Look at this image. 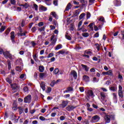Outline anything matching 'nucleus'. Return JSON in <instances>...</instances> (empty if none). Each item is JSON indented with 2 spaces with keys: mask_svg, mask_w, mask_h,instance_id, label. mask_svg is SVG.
<instances>
[{
  "mask_svg": "<svg viewBox=\"0 0 124 124\" xmlns=\"http://www.w3.org/2000/svg\"><path fill=\"white\" fill-rule=\"evenodd\" d=\"M71 8V3H69L66 7L65 10L66 11H68V10Z\"/></svg>",
  "mask_w": 124,
  "mask_h": 124,
  "instance_id": "27",
  "label": "nucleus"
},
{
  "mask_svg": "<svg viewBox=\"0 0 124 124\" xmlns=\"http://www.w3.org/2000/svg\"><path fill=\"white\" fill-rule=\"evenodd\" d=\"M40 87H41V89H42L43 91H45V90H46L45 82H42L40 84Z\"/></svg>",
  "mask_w": 124,
  "mask_h": 124,
  "instance_id": "18",
  "label": "nucleus"
},
{
  "mask_svg": "<svg viewBox=\"0 0 124 124\" xmlns=\"http://www.w3.org/2000/svg\"><path fill=\"white\" fill-rule=\"evenodd\" d=\"M104 119L106 121V122L107 123V124H109V123L111 122L110 115H108L106 113H105Z\"/></svg>",
  "mask_w": 124,
  "mask_h": 124,
  "instance_id": "7",
  "label": "nucleus"
},
{
  "mask_svg": "<svg viewBox=\"0 0 124 124\" xmlns=\"http://www.w3.org/2000/svg\"><path fill=\"white\" fill-rule=\"evenodd\" d=\"M83 24V20H81L80 21H79V22L78 23V28H80V27H81V26H82V24Z\"/></svg>",
  "mask_w": 124,
  "mask_h": 124,
  "instance_id": "54",
  "label": "nucleus"
},
{
  "mask_svg": "<svg viewBox=\"0 0 124 124\" xmlns=\"http://www.w3.org/2000/svg\"><path fill=\"white\" fill-rule=\"evenodd\" d=\"M60 71V70H59L58 68H56L55 69V70L53 71V73L55 75L58 74V73H59V72Z\"/></svg>",
  "mask_w": 124,
  "mask_h": 124,
  "instance_id": "35",
  "label": "nucleus"
},
{
  "mask_svg": "<svg viewBox=\"0 0 124 124\" xmlns=\"http://www.w3.org/2000/svg\"><path fill=\"white\" fill-rule=\"evenodd\" d=\"M52 92V88L51 87H48L47 88V90L46 91L47 93H50Z\"/></svg>",
  "mask_w": 124,
  "mask_h": 124,
  "instance_id": "41",
  "label": "nucleus"
},
{
  "mask_svg": "<svg viewBox=\"0 0 124 124\" xmlns=\"http://www.w3.org/2000/svg\"><path fill=\"white\" fill-rule=\"evenodd\" d=\"M39 119L41 121H45V118H44L43 116H40Z\"/></svg>",
  "mask_w": 124,
  "mask_h": 124,
  "instance_id": "61",
  "label": "nucleus"
},
{
  "mask_svg": "<svg viewBox=\"0 0 124 124\" xmlns=\"http://www.w3.org/2000/svg\"><path fill=\"white\" fill-rule=\"evenodd\" d=\"M3 54L5 58L6 59H10V60H13L14 58L12 55L8 51L3 52V49L0 48V54Z\"/></svg>",
  "mask_w": 124,
  "mask_h": 124,
  "instance_id": "2",
  "label": "nucleus"
},
{
  "mask_svg": "<svg viewBox=\"0 0 124 124\" xmlns=\"http://www.w3.org/2000/svg\"><path fill=\"white\" fill-rule=\"evenodd\" d=\"M90 35L89 34V33L88 32H85V33H83L82 34V36H84V37H88V36H89Z\"/></svg>",
  "mask_w": 124,
  "mask_h": 124,
  "instance_id": "39",
  "label": "nucleus"
},
{
  "mask_svg": "<svg viewBox=\"0 0 124 124\" xmlns=\"http://www.w3.org/2000/svg\"><path fill=\"white\" fill-rule=\"evenodd\" d=\"M51 0H42V1L46 2L47 5H51V3H50Z\"/></svg>",
  "mask_w": 124,
  "mask_h": 124,
  "instance_id": "28",
  "label": "nucleus"
},
{
  "mask_svg": "<svg viewBox=\"0 0 124 124\" xmlns=\"http://www.w3.org/2000/svg\"><path fill=\"white\" fill-rule=\"evenodd\" d=\"M23 91L24 93H29V88H28V87H24L23 88Z\"/></svg>",
  "mask_w": 124,
  "mask_h": 124,
  "instance_id": "31",
  "label": "nucleus"
},
{
  "mask_svg": "<svg viewBox=\"0 0 124 124\" xmlns=\"http://www.w3.org/2000/svg\"><path fill=\"white\" fill-rule=\"evenodd\" d=\"M98 21H101V22H103V23H105V20L104 19V17L103 16L100 17V18L98 19Z\"/></svg>",
  "mask_w": 124,
  "mask_h": 124,
  "instance_id": "37",
  "label": "nucleus"
},
{
  "mask_svg": "<svg viewBox=\"0 0 124 124\" xmlns=\"http://www.w3.org/2000/svg\"><path fill=\"white\" fill-rule=\"evenodd\" d=\"M33 9H34L35 11H38V5H37L36 4H33L32 6Z\"/></svg>",
  "mask_w": 124,
  "mask_h": 124,
  "instance_id": "24",
  "label": "nucleus"
},
{
  "mask_svg": "<svg viewBox=\"0 0 124 124\" xmlns=\"http://www.w3.org/2000/svg\"><path fill=\"white\" fill-rule=\"evenodd\" d=\"M11 87L12 88V91L13 92L14 91V93H15L16 92H17V91L19 90V86L16 83L12 84Z\"/></svg>",
  "mask_w": 124,
  "mask_h": 124,
  "instance_id": "6",
  "label": "nucleus"
},
{
  "mask_svg": "<svg viewBox=\"0 0 124 124\" xmlns=\"http://www.w3.org/2000/svg\"><path fill=\"white\" fill-rule=\"evenodd\" d=\"M84 54L85 55H89V56H92L93 52H92V50L91 49H89L87 50H85L84 52Z\"/></svg>",
  "mask_w": 124,
  "mask_h": 124,
  "instance_id": "15",
  "label": "nucleus"
},
{
  "mask_svg": "<svg viewBox=\"0 0 124 124\" xmlns=\"http://www.w3.org/2000/svg\"><path fill=\"white\" fill-rule=\"evenodd\" d=\"M113 101L114 103H117L118 102V98L117 97V93H113Z\"/></svg>",
  "mask_w": 124,
  "mask_h": 124,
  "instance_id": "11",
  "label": "nucleus"
},
{
  "mask_svg": "<svg viewBox=\"0 0 124 124\" xmlns=\"http://www.w3.org/2000/svg\"><path fill=\"white\" fill-rule=\"evenodd\" d=\"M67 90L69 92H73V88L71 87H68Z\"/></svg>",
  "mask_w": 124,
  "mask_h": 124,
  "instance_id": "51",
  "label": "nucleus"
},
{
  "mask_svg": "<svg viewBox=\"0 0 124 124\" xmlns=\"http://www.w3.org/2000/svg\"><path fill=\"white\" fill-rule=\"evenodd\" d=\"M65 53V52L63 50H60L58 54H61V55H63V54H64Z\"/></svg>",
  "mask_w": 124,
  "mask_h": 124,
  "instance_id": "56",
  "label": "nucleus"
},
{
  "mask_svg": "<svg viewBox=\"0 0 124 124\" xmlns=\"http://www.w3.org/2000/svg\"><path fill=\"white\" fill-rule=\"evenodd\" d=\"M83 80L85 82H89V81H90V77L88 76H84L83 77Z\"/></svg>",
  "mask_w": 124,
  "mask_h": 124,
  "instance_id": "20",
  "label": "nucleus"
},
{
  "mask_svg": "<svg viewBox=\"0 0 124 124\" xmlns=\"http://www.w3.org/2000/svg\"><path fill=\"white\" fill-rule=\"evenodd\" d=\"M62 45L59 44L56 46L55 50H60V49H62Z\"/></svg>",
  "mask_w": 124,
  "mask_h": 124,
  "instance_id": "30",
  "label": "nucleus"
},
{
  "mask_svg": "<svg viewBox=\"0 0 124 124\" xmlns=\"http://www.w3.org/2000/svg\"><path fill=\"white\" fill-rule=\"evenodd\" d=\"M109 90L110 91H112V92H116V87H111L109 88Z\"/></svg>",
  "mask_w": 124,
  "mask_h": 124,
  "instance_id": "45",
  "label": "nucleus"
},
{
  "mask_svg": "<svg viewBox=\"0 0 124 124\" xmlns=\"http://www.w3.org/2000/svg\"><path fill=\"white\" fill-rule=\"evenodd\" d=\"M73 109H75V107H74L73 106H68L66 108V110L67 111H72Z\"/></svg>",
  "mask_w": 124,
  "mask_h": 124,
  "instance_id": "19",
  "label": "nucleus"
},
{
  "mask_svg": "<svg viewBox=\"0 0 124 124\" xmlns=\"http://www.w3.org/2000/svg\"><path fill=\"white\" fill-rule=\"evenodd\" d=\"M109 117L111 120H115V116H114V115H109Z\"/></svg>",
  "mask_w": 124,
  "mask_h": 124,
  "instance_id": "59",
  "label": "nucleus"
},
{
  "mask_svg": "<svg viewBox=\"0 0 124 124\" xmlns=\"http://www.w3.org/2000/svg\"><path fill=\"white\" fill-rule=\"evenodd\" d=\"M20 6H22L23 7H24V8H25V9H27L28 8H29V7H30V4H28V3H25L24 4H21L20 5Z\"/></svg>",
  "mask_w": 124,
  "mask_h": 124,
  "instance_id": "17",
  "label": "nucleus"
},
{
  "mask_svg": "<svg viewBox=\"0 0 124 124\" xmlns=\"http://www.w3.org/2000/svg\"><path fill=\"white\" fill-rule=\"evenodd\" d=\"M103 75H110V76H113V72L112 70H109L106 72H103Z\"/></svg>",
  "mask_w": 124,
  "mask_h": 124,
  "instance_id": "10",
  "label": "nucleus"
},
{
  "mask_svg": "<svg viewBox=\"0 0 124 124\" xmlns=\"http://www.w3.org/2000/svg\"><path fill=\"white\" fill-rule=\"evenodd\" d=\"M87 95L88 96V97H90V96L94 97V94H93V92L92 90H88L87 91Z\"/></svg>",
  "mask_w": 124,
  "mask_h": 124,
  "instance_id": "8",
  "label": "nucleus"
},
{
  "mask_svg": "<svg viewBox=\"0 0 124 124\" xmlns=\"http://www.w3.org/2000/svg\"><path fill=\"white\" fill-rule=\"evenodd\" d=\"M96 47V49L98 51H99L100 49V46H99V44H95Z\"/></svg>",
  "mask_w": 124,
  "mask_h": 124,
  "instance_id": "47",
  "label": "nucleus"
},
{
  "mask_svg": "<svg viewBox=\"0 0 124 124\" xmlns=\"http://www.w3.org/2000/svg\"><path fill=\"white\" fill-rule=\"evenodd\" d=\"M100 120V117L98 115H95L92 118L91 122L92 123H97L99 122Z\"/></svg>",
  "mask_w": 124,
  "mask_h": 124,
  "instance_id": "3",
  "label": "nucleus"
},
{
  "mask_svg": "<svg viewBox=\"0 0 124 124\" xmlns=\"http://www.w3.org/2000/svg\"><path fill=\"white\" fill-rule=\"evenodd\" d=\"M47 76H48V74L46 72L40 73L39 77L40 78H41V79H43V78H46Z\"/></svg>",
  "mask_w": 124,
  "mask_h": 124,
  "instance_id": "9",
  "label": "nucleus"
},
{
  "mask_svg": "<svg viewBox=\"0 0 124 124\" xmlns=\"http://www.w3.org/2000/svg\"><path fill=\"white\" fill-rule=\"evenodd\" d=\"M31 31L32 32H35V31H36V27L35 26L33 27L31 29Z\"/></svg>",
  "mask_w": 124,
  "mask_h": 124,
  "instance_id": "42",
  "label": "nucleus"
},
{
  "mask_svg": "<svg viewBox=\"0 0 124 124\" xmlns=\"http://www.w3.org/2000/svg\"><path fill=\"white\" fill-rule=\"evenodd\" d=\"M57 82L55 81V80H53L51 83H50V86L51 87H54V86H55V85L57 84Z\"/></svg>",
  "mask_w": 124,
  "mask_h": 124,
  "instance_id": "32",
  "label": "nucleus"
},
{
  "mask_svg": "<svg viewBox=\"0 0 124 124\" xmlns=\"http://www.w3.org/2000/svg\"><path fill=\"white\" fill-rule=\"evenodd\" d=\"M52 41L51 44H50V46H55L56 45V43L57 42V39H53Z\"/></svg>",
  "mask_w": 124,
  "mask_h": 124,
  "instance_id": "23",
  "label": "nucleus"
},
{
  "mask_svg": "<svg viewBox=\"0 0 124 124\" xmlns=\"http://www.w3.org/2000/svg\"><path fill=\"white\" fill-rule=\"evenodd\" d=\"M16 71H19V72L22 71V69L20 67H16Z\"/></svg>",
  "mask_w": 124,
  "mask_h": 124,
  "instance_id": "52",
  "label": "nucleus"
},
{
  "mask_svg": "<svg viewBox=\"0 0 124 124\" xmlns=\"http://www.w3.org/2000/svg\"><path fill=\"white\" fill-rule=\"evenodd\" d=\"M118 79H119V82H123V80H124V78H123V76L122 75L119 74H118Z\"/></svg>",
  "mask_w": 124,
  "mask_h": 124,
  "instance_id": "26",
  "label": "nucleus"
},
{
  "mask_svg": "<svg viewBox=\"0 0 124 124\" xmlns=\"http://www.w3.org/2000/svg\"><path fill=\"white\" fill-rule=\"evenodd\" d=\"M54 39H57V38H55L54 35H53L50 37V41L54 40Z\"/></svg>",
  "mask_w": 124,
  "mask_h": 124,
  "instance_id": "55",
  "label": "nucleus"
},
{
  "mask_svg": "<svg viewBox=\"0 0 124 124\" xmlns=\"http://www.w3.org/2000/svg\"><path fill=\"white\" fill-rule=\"evenodd\" d=\"M39 9L40 11H46L47 7H44L43 5H40Z\"/></svg>",
  "mask_w": 124,
  "mask_h": 124,
  "instance_id": "14",
  "label": "nucleus"
},
{
  "mask_svg": "<svg viewBox=\"0 0 124 124\" xmlns=\"http://www.w3.org/2000/svg\"><path fill=\"white\" fill-rule=\"evenodd\" d=\"M85 16H86V14L85 13L81 14L79 16V20H82V19H83Z\"/></svg>",
  "mask_w": 124,
  "mask_h": 124,
  "instance_id": "29",
  "label": "nucleus"
},
{
  "mask_svg": "<svg viewBox=\"0 0 124 124\" xmlns=\"http://www.w3.org/2000/svg\"><path fill=\"white\" fill-rule=\"evenodd\" d=\"M6 82H7V83H9V84H11L12 83V80H11V78H6Z\"/></svg>",
  "mask_w": 124,
  "mask_h": 124,
  "instance_id": "34",
  "label": "nucleus"
},
{
  "mask_svg": "<svg viewBox=\"0 0 124 124\" xmlns=\"http://www.w3.org/2000/svg\"><path fill=\"white\" fill-rule=\"evenodd\" d=\"M53 4L55 6H57L58 5V1L57 0H54L53 1Z\"/></svg>",
  "mask_w": 124,
  "mask_h": 124,
  "instance_id": "57",
  "label": "nucleus"
},
{
  "mask_svg": "<svg viewBox=\"0 0 124 124\" xmlns=\"http://www.w3.org/2000/svg\"><path fill=\"white\" fill-rule=\"evenodd\" d=\"M11 3L13 5H15L16 4V0H11Z\"/></svg>",
  "mask_w": 124,
  "mask_h": 124,
  "instance_id": "49",
  "label": "nucleus"
},
{
  "mask_svg": "<svg viewBox=\"0 0 124 124\" xmlns=\"http://www.w3.org/2000/svg\"><path fill=\"white\" fill-rule=\"evenodd\" d=\"M65 119V117L63 116H62L60 117V120L61 121H63Z\"/></svg>",
  "mask_w": 124,
  "mask_h": 124,
  "instance_id": "63",
  "label": "nucleus"
},
{
  "mask_svg": "<svg viewBox=\"0 0 124 124\" xmlns=\"http://www.w3.org/2000/svg\"><path fill=\"white\" fill-rule=\"evenodd\" d=\"M100 96H101V101L102 102L103 104L104 105H108V106H110L111 105V102H108V104L107 103V100H105L106 99V97H107V95L106 94V93H105L104 92H101L100 93Z\"/></svg>",
  "mask_w": 124,
  "mask_h": 124,
  "instance_id": "1",
  "label": "nucleus"
},
{
  "mask_svg": "<svg viewBox=\"0 0 124 124\" xmlns=\"http://www.w3.org/2000/svg\"><path fill=\"white\" fill-rule=\"evenodd\" d=\"M113 2L115 6H120L121 5V1L120 0H114Z\"/></svg>",
  "mask_w": 124,
  "mask_h": 124,
  "instance_id": "16",
  "label": "nucleus"
},
{
  "mask_svg": "<svg viewBox=\"0 0 124 124\" xmlns=\"http://www.w3.org/2000/svg\"><path fill=\"white\" fill-rule=\"evenodd\" d=\"M81 66L82 68H83V69H85V71H86L87 72V71H89V69H90V68L88 67V66L82 64Z\"/></svg>",
  "mask_w": 124,
  "mask_h": 124,
  "instance_id": "22",
  "label": "nucleus"
},
{
  "mask_svg": "<svg viewBox=\"0 0 124 124\" xmlns=\"http://www.w3.org/2000/svg\"><path fill=\"white\" fill-rule=\"evenodd\" d=\"M50 15H52V16H53L54 18H55V19H58V16L57 15V14L55 12H52L50 13Z\"/></svg>",
  "mask_w": 124,
  "mask_h": 124,
  "instance_id": "25",
  "label": "nucleus"
},
{
  "mask_svg": "<svg viewBox=\"0 0 124 124\" xmlns=\"http://www.w3.org/2000/svg\"><path fill=\"white\" fill-rule=\"evenodd\" d=\"M67 104H68V103H67V102L66 101H63L62 102V104H61V106L62 107V108H64L65 107H66V106H67Z\"/></svg>",
  "mask_w": 124,
  "mask_h": 124,
  "instance_id": "21",
  "label": "nucleus"
},
{
  "mask_svg": "<svg viewBox=\"0 0 124 124\" xmlns=\"http://www.w3.org/2000/svg\"><path fill=\"white\" fill-rule=\"evenodd\" d=\"M71 75H72V76H73L74 79H75V80H76V79H77V73L76 72V71L73 70L71 71Z\"/></svg>",
  "mask_w": 124,
  "mask_h": 124,
  "instance_id": "13",
  "label": "nucleus"
},
{
  "mask_svg": "<svg viewBox=\"0 0 124 124\" xmlns=\"http://www.w3.org/2000/svg\"><path fill=\"white\" fill-rule=\"evenodd\" d=\"M39 31H40V32H42V31H45V27H41L40 28L38 29Z\"/></svg>",
  "mask_w": 124,
  "mask_h": 124,
  "instance_id": "36",
  "label": "nucleus"
},
{
  "mask_svg": "<svg viewBox=\"0 0 124 124\" xmlns=\"http://www.w3.org/2000/svg\"><path fill=\"white\" fill-rule=\"evenodd\" d=\"M13 106L14 107H13V110H17V106L16 105L15 102L13 104Z\"/></svg>",
  "mask_w": 124,
  "mask_h": 124,
  "instance_id": "40",
  "label": "nucleus"
},
{
  "mask_svg": "<svg viewBox=\"0 0 124 124\" xmlns=\"http://www.w3.org/2000/svg\"><path fill=\"white\" fill-rule=\"evenodd\" d=\"M79 91L81 92V93H83V92L85 91V89L83 87H79Z\"/></svg>",
  "mask_w": 124,
  "mask_h": 124,
  "instance_id": "48",
  "label": "nucleus"
},
{
  "mask_svg": "<svg viewBox=\"0 0 124 124\" xmlns=\"http://www.w3.org/2000/svg\"><path fill=\"white\" fill-rule=\"evenodd\" d=\"M65 37H66V39H68V40H71V37H70V36H69L67 34H66Z\"/></svg>",
  "mask_w": 124,
  "mask_h": 124,
  "instance_id": "50",
  "label": "nucleus"
},
{
  "mask_svg": "<svg viewBox=\"0 0 124 124\" xmlns=\"http://www.w3.org/2000/svg\"><path fill=\"white\" fill-rule=\"evenodd\" d=\"M26 75H25L24 74H22L20 76V79H25V77Z\"/></svg>",
  "mask_w": 124,
  "mask_h": 124,
  "instance_id": "60",
  "label": "nucleus"
},
{
  "mask_svg": "<svg viewBox=\"0 0 124 124\" xmlns=\"http://www.w3.org/2000/svg\"><path fill=\"white\" fill-rule=\"evenodd\" d=\"M5 30V26H2L0 29V32H2Z\"/></svg>",
  "mask_w": 124,
  "mask_h": 124,
  "instance_id": "44",
  "label": "nucleus"
},
{
  "mask_svg": "<svg viewBox=\"0 0 124 124\" xmlns=\"http://www.w3.org/2000/svg\"><path fill=\"white\" fill-rule=\"evenodd\" d=\"M53 56H54V53H50L47 56V58L49 59V58H52V57H53Z\"/></svg>",
  "mask_w": 124,
  "mask_h": 124,
  "instance_id": "53",
  "label": "nucleus"
},
{
  "mask_svg": "<svg viewBox=\"0 0 124 124\" xmlns=\"http://www.w3.org/2000/svg\"><path fill=\"white\" fill-rule=\"evenodd\" d=\"M18 36H26V33H18Z\"/></svg>",
  "mask_w": 124,
  "mask_h": 124,
  "instance_id": "38",
  "label": "nucleus"
},
{
  "mask_svg": "<svg viewBox=\"0 0 124 124\" xmlns=\"http://www.w3.org/2000/svg\"><path fill=\"white\" fill-rule=\"evenodd\" d=\"M93 23H91L89 25L88 27L91 29V30H93Z\"/></svg>",
  "mask_w": 124,
  "mask_h": 124,
  "instance_id": "46",
  "label": "nucleus"
},
{
  "mask_svg": "<svg viewBox=\"0 0 124 124\" xmlns=\"http://www.w3.org/2000/svg\"><path fill=\"white\" fill-rule=\"evenodd\" d=\"M25 103H31V95H28L24 98Z\"/></svg>",
  "mask_w": 124,
  "mask_h": 124,
  "instance_id": "5",
  "label": "nucleus"
},
{
  "mask_svg": "<svg viewBox=\"0 0 124 124\" xmlns=\"http://www.w3.org/2000/svg\"><path fill=\"white\" fill-rule=\"evenodd\" d=\"M86 18L87 19H90V18H91V13H90V12L87 13Z\"/></svg>",
  "mask_w": 124,
  "mask_h": 124,
  "instance_id": "43",
  "label": "nucleus"
},
{
  "mask_svg": "<svg viewBox=\"0 0 124 124\" xmlns=\"http://www.w3.org/2000/svg\"><path fill=\"white\" fill-rule=\"evenodd\" d=\"M118 95L121 98L124 97V92H123V87L121 86H119V90H118Z\"/></svg>",
  "mask_w": 124,
  "mask_h": 124,
  "instance_id": "4",
  "label": "nucleus"
},
{
  "mask_svg": "<svg viewBox=\"0 0 124 124\" xmlns=\"http://www.w3.org/2000/svg\"><path fill=\"white\" fill-rule=\"evenodd\" d=\"M70 96V94H65L63 96V97H64V98H67V97H69Z\"/></svg>",
  "mask_w": 124,
  "mask_h": 124,
  "instance_id": "62",
  "label": "nucleus"
},
{
  "mask_svg": "<svg viewBox=\"0 0 124 124\" xmlns=\"http://www.w3.org/2000/svg\"><path fill=\"white\" fill-rule=\"evenodd\" d=\"M11 39L12 42H15V32L14 31H12L11 32Z\"/></svg>",
  "mask_w": 124,
  "mask_h": 124,
  "instance_id": "12",
  "label": "nucleus"
},
{
  "mask_svg": "<svg viewBox=\"0 0 124 124\" xmlns=\"http://www.w3.org/2000/svg\"><path fill=\"white\" fill-rule=\"evenodd\" d=\"M43 25H44V24H43V22H41L38 23L39 27H42V26H43Z\"/></svg>",
  "mask_w": 124,
  "mask_h": 124,
  "instance_id": "64",
  "label": "nucleus"
},
{
  "mask_svg": "<svg viewBox=\"0 0 124 124\" xmlns=\"http://www.w3.org/2000/svg\"><path fill=\"white\" fill-rule=\"evenodd\" d=\"M40 72H43L44 71V67L43 66H40L39 67Z\"/></svg>",
  "mask_w": 124,
  "mask_h": 124,
  "instance_id": "33",
  "label": "nucleus"
},
{
  "mask_svg": "<svg viewBox=\"0 0 124 124\" xmlns=\"http://www.w3.org/2000/svg\"><path fill=\"white\" fill-rule=\"evenodd\" d=\"M16 11H17L18 12H20L22 11V8L20 7H17L16 8Z\"/></svg>",
  "mask_w": 124,
  "mask_h": 124,
  "instance_id": "58",
  "label": "nucleus"
}]
</instances>
